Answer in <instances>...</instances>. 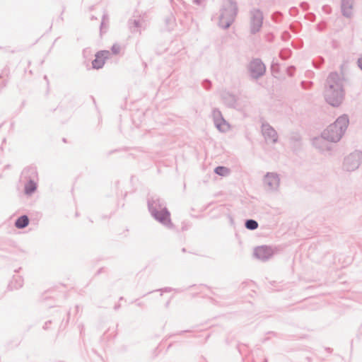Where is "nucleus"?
<instances>
[{"label":"nucleus","mask_w":362,"mask_h":362,"mask_svg":"<svg viewBox=\"0 0 362 362\" xmlns=\"http://www.w3.org/2000/svg\"><path fill=\"white\" fill-rule=\"evenodd\" d=\"M270 250L266 247H259L255 250V255L259 259H264L270 256Z\"/></svg>","instance_id":"9"},{"label":"nucleus","mask_w":362,"mask_h":362,"mask_svg":"<svg viewBox=\"0 0 362 362\" xmlns=\"http://www.w3.org/2000/svg\"><path fill=\"white\" fill-rule=\"evenodd\" d=\"M262 134L267 142H275L277 139L276 131L269 124L262 126Z\"/></svg>","instance_id":"5"},{"label":"nucleus","mask_w":362,"mask_h":362,"mask_svg":"<svg viewBox=\"0 0 362 362\" xmlns=\"http://www.w3.org/2000/svg\"><path fill=\"white\" fill-rule=\"evenodd\" d=\"M29 219L27 216H22L20 218H18L16 221V226L18 228H25L28 225Z\"/></svg>","instance_id":"10"},{"label":"nucleus","mask_w":362,"mask_h":362,"mask_svg":"<svg viewBox=\"0 0 362 362\" xmlns=\"http://www.w3.org/2000/svg\"><path fill=\"white\" fill-rule=\"evenodd\" d=\"M36 189V184L33 182L30 181L25 186V190L27 194H30L33 192Z\"/></svg>","instance_id":"12"},{"label":"nucleus","mask_w":362,"mask_h":362,"mask_svg":"<svg viewBox=\"0 0 362 362\" xmlns=\"http://www.w3.org/2000/svg\"><path fill=\"white\" fill-rule=\"evenodd\" d=\"M349 124L346 116L339 117L322 132V137L328 141L337 142L341 139Z\"/></svg>","instance_id":"2"},{"label":"nucleus","mask_w":362,"mask_h":362,"mask_svg":"<svg viewBox=\"0 0 362 362\" xmlns=\"http://www.w3.org/2000/svg\"><path fill=\"white\" fill-rule=\"evenodd\" d=\"M358 65L360 68L362 69V57L358 59Z\"/></svg>","instance_id":"14"},{"label":"nucleus","mask_w":362,"mask_h":362,"mask_svg":"<svg viewBox=\"0 0 362 362\" xmlns=\"http://www.w3.org/2000/svg\"><path fill=\"white\" fill-rule=\"evenodd\" d=\"M238 13L236 4L227 1L223 6L219 25L223 28H228L234 21Z\"/></svg>","instance_id":"3"},{"label":"nucleus","mask_w":362,"mask_h":362,"mask_svg":"<svg viewBox=\"0 0 362 362\" xmlns=\"http://www.w3.org/2000/svg\"><path fill=\"white\" fill-rule=\"evenodd\" d=\"M215 172L219 175L226 176L229 173V170L226 167L219 166L215 169Z\"/></svg>","instance_id":"11"},{"label":"nucleus","mask_w":362,"mask_h":362,"mask_svg":"<svg viewBox=\"0 0 362 362\" xmlns=\"http://www.w3.org/2000/svg\"><path fill=\"white\" fill-rule=\"evenodd\" d=\"M109 52L107 51H101L95 54V59L93 61V66L95 69L103 67L105 59L108 57Z\"/></svg>","instance_id":"6"},{"label":"nucleus","mask_w":362,"mask_h":362,"mask_svg":"<svg viewBox=\"0 0 362 362\" xmlns=\"http://www.w3.org/2000/svg\"><path fill=\"white\" fill-rule=\"evenodd\" d=\"M262 13L259 10L253 11L251 13L250 18V25L251 31H258L262 25Z\"/></svg>","instance_id":"4"},{"label":"nucleus","mask_w":362,"mask_h":362,"mask_svg":"<svg viewBox=\"0 0 362 362\" xmlns=\"http://www.w3.org/2000/svg\"><path fill=\"white\" fill-rule=\"evenodd\" d=\"M245 226L248 229L255 230L258 227V223L254 220H248L245 223Z\"/></svg>","instance_id":"13"},{"label":"nucleus","mask_w":362,"mask_h":362,"mask_svg":"<svg viewBox=\"0 0 362 362\" xmlns=\"http://www.w3.org/2000/svg\"><path fill=\"white\" fill-rule=\"evenodd\" d=\"M155 217L157 220L163 224H168L170 222V214L165 209L157 211L155 214Z\"/></svg>","instance_id":"8"},{"label":"nucleus","mask_w":362,"mask_h":362,"mask_svg":"<svg viewBox=\"0 0 362 362\" xmlns=\"http://www.w3.org/2000/svg\"><path fill=\"white\" fill-rule=\"evenodd\" d=\"M325 98L327 102L333 106L341 104L343 98V90L341 79L337 74H331L327 78Z\"/></svg>","instance_id":"1"},{"label":"nucleus","mask_w":362,"mask_h":362,"mask_svg":"<svg viewBox=\"0 0 362 362\" xmlns=\"http://www.w3.org/2000/svg\"><path fill=\"white\" fill-rule=\"evenodd\" d=\"M250 70L254 77H257L264 74L265 67L264 64L259 60H254L250 64Z\"/></svg>","instance_id":"7"}]
</instances>
